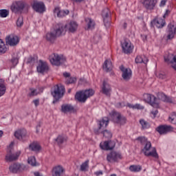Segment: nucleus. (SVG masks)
I'll use <instances>...</instances> for the list:
<instances>
[{
    "label": "nucleus",
    "mask_w": 176,
    "mask_h": 176,
    "mask_svg": "<svg viewBox=\"0 0 176 176\" xmlns=\"http://www.w3.org/2000/svg\"><path fill=\"white\" fill-rule=\"evenodd\" d=\"M117 107H118L119 108H122V107H124V105H122V103L119 102L117 104Z\"/></svg>",
    "instance_id": "62"
},
{
    "label": "nucleus",
    "mask_w": 176,
    "mask_h": 176,
    "mask_svg": "<svg viewBox=\"0 0 176 176\" xmlns=\"http://www.w3.org/2000/svg\"><path fill=\"white\" fill-rule=\"evenodd\" d=\"M111 115L113 122H114V123L120 124V126H123L124 124H126L127 119H126V117L122 116L120 113L118 111H112L111 113Z\"/></svg>",
    "instance_id": "4"
},
{
    "label": "nucleus",
    "mask_w": 176,
    "mask_h": 176,
    "mask_svg": "<svg viewBox=\"0 0 176 176\" xmlns=\"http://www.w3.org/2000/svg\"><path fill=\"white\" fill-rule=\"evenodd\" d=\"M27 167L24 164L14 163L9 166V170L12 174H16V173H21L26 170Z\"/></svg>",
    "instance_id": "8"
},
{
    "label": "nucleus",
    "mask_w": 176,
    "mask_h": 176,
    "mask_svg": "<svg viewBox=\"0 0 176 176\" xmlns=\"http://www.w3.org/2000/svg\"><path fill=\"white\" fill-rule=\"evenodd\" d=\"M75 98L79 102H86V101H87V99H86V97L85 96V93L83 92V90L76 92V94L75 95Z\"/></svg>",
    "instance_id": "26"
},
{
    "label": "nucleus",
    "mask_w": 176,
    "mask_h": 176,
    "mask_svg": "<svg viewBox=\"0 0 176 176\" xmlns=\"http://www.w3.org/2000/svg\"><path fill=\"white\" fill-rule=\"evenodd\" d=\"M120 71H122V79L124 80H130L131 79V76H133V72H131V69L130 68H125L123 66H120Z\"/></svg>",
    "instance_id": "14"
},
{
    "label": "nucleus",
    "mask_w": 176,
    "mask_h": 176,
    "mask_svg": "<svg viewBox=\"0 0 176 176\" xmlns=\"http://www.w3.org/2000/svg\"><path fill=\"white\" fill-rule=\"evenodd\" d=\"M121 46L122 48V52L125 54H130L133 53V50L134 49V45L131 44V42L129 41H124L121 43Z\"/></svg>",
    "instance_id": "10"
},
{
    "label": "nucleus",
    "mask_w": 176,
    "mask_h": 176,
    "mask_svg": "<svg viewBox=\"0 0 176 176\" xmlns=\"http://www.w3.org/2000/svg\"><path fill=\"white\" fill-rule=\"evenodd\" d=\"M152 115H153V118H156V116L157 113H159V111L157 110H154L151 111Z\"/></svg>",
    "instance_id": "59"
},
{
    "label": "nucleus",
    "mask_w": 176,
    "mask_h": 176,
    "mask_svg": "<svg viewBox=\"0 0 176 176\" xmlns=\"http://www.w3.org/2000/svg\"><path fill=\"white\" fill-rule=\"evenodd\" d=\"M176 33V23L175 22H171L168 25L167 38L168 39H173Z\"/></svg>",
    "instance_id": "16"
},
{
    "label": "nucleus",
    "mask_w": 176,
    "mask_h": 176,
    "mask_svg": "<svg viewBox=\"0 0 176 176\" xmlns=\"http://www.w3.org/2000/svg\"><path fill=\"white\" fill-rule=\"evenodd\" d=\"M101 41V36L98 34H96L94 36V43H98Z\"/></svg>",
    "instance_id": "52"
},
{
    "label": "nucleus",
    "mask_w": 176,
    "mask_h": 176,
    "mask_svg": "<svg viewBox=\"0 0 176 176\" xmlns=\"http://www.w3.org/2000/svg\"><path fill=\"white\" fill-rule=\"evenodd\" d=\"M166 3H167V0H162L160 3V7L164 8V6H166Z\"/></svg>",
    "instance_id": "56"
},
{
    "label": "nucleus",
    "mask_w": 176,
    "mask_h": 176,
    "mask_svg": "<svg viewBox=\"0 0 176 176\" xmlns=\"http://www.w3.org/2000/svg\"><path fill=\"white\" fill-rule=\"evenodd\" d=\"M85 21L87 23V30H93L94 28V25H96L94 21L90 18H86Z\"/></svg>",
    "instance_id": "40"
},
{
    "label": "nucleus",
    "mask_w": 176,
    "mask_h": 176,
    "mask_svg": "<svg viewBox=\"0 0 176 176\" xmlns=\"http://www.w3.org/2000/svg\"><path fill=\"white\" fill-rule=\"evenodd\" d=\"M11 63L13 65H17V64H19V58H12L11 59Z\"/></svg>",
    "instance_id": "54"
},
{
    "label": "nucleus",
    "mask_w": 176,
    "mask_h": 176,
    "mask_svg": "<svg viewBox=\"0 0 176 176\" xmlns=\"http://www.w3.org/2000/svg\"><path fill=\"white\" fill-rule=\"evenodd\" d=\"M136 64H141L143 63V64H147L148 63V58H146V56H138L135 58V60Z\"/></svg>",
    "instance_id": "33"
},
{
    "label": "nucleus",
    "mask_w": 176,
    "mask_h": 176,
    "mask_svg": "<svg viewBox=\"0 0 176 176\" xmlns=\"http://www.w3.org/2000/svg\"><path fill=\"white\" fill-rule=\"evenodd\" d=\"M102 16L105 27H109L111 25V11L109 9L104 8L102 12Z\"/></svg>",
    "instance_id": "13"
},
{
    "label": "nucleus",
    "mask_w": 176,
    "mask_h": 176,
    "mask_svg": "<svg viewBox=\"0 0 176 176\" xmlns=\"http://www.w3.org/2000/svg\"><path fill=\"white\" fill-rule=\"evenodd\" d=\"M157 97L159 100L164 101V102H169L170 104H173V98L166 96V94L164 93H159Z\"/></svg>",
    "instance_id": "28"
},
{
    "label": "nucleus",
    "mask_w": 176,
    "mask_h": 176,
    "mask_svg": "<svg viewBox=\"0 0 176 176\" xmlns=\"http://www.w3.org/2000/svg\"><path fill=\"white\" fill-rule=\"evenodd\" d=\"M33 103L34 104L35 107H38L39 105V99H35L33 100Z\"/></svg>",
    "instance_id": "57"
},
{
    "label": "nucleus",
    "mask_w": 176,
    "mask_h": 176,
    "mask_svg": "<svg viewBox=\"0 0 176 176\" xmlns=\"http://www.w3.org/2000/svg\"><path fill=\"white\" fill-rule=\"evenodd\" d=\"M121 159H122V153L116 151H111L107 156V160L110 163L119 162V160H121Z\"/></svg>",
    "instance_id": "9"
},
{
    "label": "nucleus",
    "mask_w": 176,
    "mask_h": 176,
    "mask_svg": "<svg viewBox=\"0 0 176 176\" xmlns=\"http://www.w3.org/2000/svg\"><path fill=\"white\" fill-rule=\"evenodd\" d=\"M102 133L105 138H112V132L111 131L105 129L102 131Z\"/></svg>",
    "instance_id": "46"
},
{
    "label": "nucleus",
    "mask_w": 176,
    "mask_h": 176,
    "mask_svg": "<svg viewBox=\"0 0 176 176\" xmlns=\"http://www.w3.org/2000/svg\"><path fill=\"white\" fill-rule=\"evenodd\" d=\"M64 173V168L61 166H55L52 170V176H61Z\"/></svg>",
    "instance_id": "29"
},
{
    "label": "nucleus",
    "mask_w": 176,
    "mask_h": 176,
    "mask_svg": "<svg viewBox=\"0 0 176 176\" xmlns=\"http://www.w3.org/2000/svg\"><path fill=\"white\" fill-rule=\"evenodd\" d=\"M35 57L34 56H30L28 58V64H34V63H35Z\"/></svg>",
    "instance_id": "53"
},
{
    "label": "nucleus",
    "mask_w": 176,
    "mask_h": 176,
    "mask_svg": "<svg viewBox=\"0 0 176 176\" xmlns=\"http://www.w3.org/2000/svg\"><path fill=\"white\" fill-rule=\"evenodd\" d=\"M6 93V86L5 85V80L0 78V97H2Z\"/></svg>",
    "instance_id": "34"
},
{
    "label": "nucleus",
    "mask_w": 176,
    "mask_h": 176,
    "mask_svg": "<svg viewBox=\"0 0 176 176\" xmlns=\"http://www.w3.org/2000/svg\"><path fill=\"white\" fill-rule=\"evenodd\" d=\"M74 1H75V2L80 3L81 2H83V1H85V0H74Z\"/></svg>",
    "instance_id": "63"
},
{
    "label": "nucleus",
    "mask_w": 176,
    "mask_h": 176,
    "mask_svg": "<svg viewBox=\"0 0 176 176\" xmlns=\"http://www.w3.org/2000/svg\"><path fill=\"white\" fill-rule=\"evenodd\" d=\"M113 68V65H112V62L111 60H106L103 65V69L104 71H107V72H109L112 71V69Z\"/></svg>",
    "instance_id": "31"
},
{
    "label": "nucleus",
    "mask_w": 176,
    "mask_h": 176,
    "mask_svg": "<svg viewBox=\"0 0 176 176\" xmlns=\"http://www.w3.org/2000/svg\"><path fill=\"white\" fill-rule=\"evenodd\" d=\"M30 149L31 151H34V152H36L41 149V146L38 144V143H32L29 146Z\"/></svg>",
    "instance_id": "44"
},
{
    "label": "nucleus",
    "mask_w": 176,
    "mask_h": 176,
    "mask_svg": "<svg viewBox=\"0 0 176 176\" xmlns=\"http://www.w3.org/2000/svg\"><path fill=\"white\" fill-rule=\"evenodd\" d=\"M31 92L29 94L30 97H34L35 96H38V91L35 89H30Z\"/></svg>",
    "instance_id": "51"
},
{
    "label": "nucleus",
    "mask_w": 176,
    "mask_h": 176,
    "mask_svg": "<svg viewBox=\"0 0 176 176\" xmlns=\"http://www.w3.org/2000/svg\"><path fill=\"white\" fill-rule=\"evenodd\" d=\"M54 13L57 14L58 17H65L67 14H69V10H60L59 7H56L54 10Z\"/></svg>",
    "instance_id": "23"
},
{
    "label": "nucleus",
    "mask_w": 176,
    "mask_h": 176,
    "mask_svg": "<svg viewBox=\"0 0 176 176\" xmlns=\"http://www.w3.org/2000/svg\"><path fill=\"white\" fill-rule=\"evenodd\" d=\"M21 155V151H17L13 153V148L9 147L7 151V154L6 155V160L7 162L10 163L11 162H14L19 159V157Z\"/></svg>",
    "instance_id": "6"
},
{
    "label": "nucleus",
    "mask_w": 176,
    "mask_h": 176,
    "mask_svg": "<svg viewBox=\"0 0 176 176\" xmlns=\"http://www.w3.org/2000/svg\"><path fill=\"white\" fill-rule=\"evenodd\" d=\"M32 9L37 13H43L45 12L46 8L45 3L42 1H34L32 5Z\"/></svg>",
    "instance_id": "11"
},
{
    "label": "nucleus",
    "mask_w": 176,
    "mask_h": 176,
    "mask_svg": "<svg viewBox=\"0 0 176 176\" xmlns=\"http://www.w3.org/2000/svg\"><path fill=\"white\" fill-rule=\"evenodd\" d=\"M28 164H30V166H32V167H35V166H38L36 164V159L34 157H30L28 160Z\"/></svg>",
    "instance_id": "43"
},
{
    "label": "nucleus",
    "mask_w": 176,
    "mask_h": 176,
    "mask_svg": "<svg viewBox=\"0 0 176 176\" xmlns=\"http://www.w3.org/2000/svg\"><path fill=\"white\" fill-rule=\"evenodd\" d=\"M95 175L96 176H100V175H102V174H104V173L102 172V170H98L94 173Z\"/></svg>",
    "instance_id": "58"
},
{
    "label": "nucleus",
    "mask_w": 176,
    "mask_h": 176,
    "mask_svg": "<svg viewBox=\"0 0 176 176\" xmlns=\"http://www.w3.org/2000/svg\"><path fill=\"white\" fill-rule=\"evenodd\" d=\"M168 120H169V122H170V123H173V124H176V113L172 114L171 116L169 117Z\"/></svg>",
    "instance_id": "49"
},
{
    "label": "nucleus",
    "mask_w": 176,
    "mask_h": 176,
    "mask_svg": "<svg viewBox=\"0 0 176 176\" xmlns=\"http://www.w3.org/2000/svg\"><path fill=\"white\" fill-rule=\"evenodd\" d=\"M142 5L145 9L147 10H153L155 7L156 6V3H157V1L156 0H143Z\"/></svg>",
    "instance_id": "18"
},
{
    "label": "nucleus",
    "mask_w": 176,
    "mask_h": 176,
    "mask_svg": "<svg viewBox=\"0 0 176 176\" xmlns=\"http://www.w3.org/2000/svg\"><path fill=\"white\" fill-rule=\"evenodd\" d=\"M83 93L85 94V96L86 97V100H87L88 98H90V97H93L96 91L94 89H89L84 90Z\"/></svg>",
    "instance_id": "37"
},
{
    "label": "nucleus",
    "mask_w": 176,
    "mask_h": 176,
    "mask_svg": "<svg viewBox=\"0 0 176 176\" xmlns=\"http://www.w3.org/2000/svg\"><path fill=\"white\" fill-rule=\"evenodd\" d=\"M6 41L7 45L10 46H17L20 42V38L14 34H10L7 36Z\"/></svg>",
    "instance_id": "12"
},
{
    "label": "nucleus",
    "mask_w": 176,
    "mask_h": 176,
    "mask_svg": "<svg viewBox=\"0 0 176 176\" xmlns=\"http://www.w3.org/2000/svg\"><path fill=\"white\" fill-rule=\"evenodd\" d=\"M67 136L64 135H59L56 139H55V141H56L58 145H63L64 142H67Z\"/></svg>",
    "instance_id": "35"
},
{
    "label": "nucleus",
    "mask_w": 176,
    "mask_h": 176,
    "mask_svg": "<svg viewBox=\"0 0 176 176\" xmlns=\"http://www.w3.org/2000/svg\"><path fill=\"white\" fill-rule=\"evenodd\" d=\"M108 142H109L110 148H111V150L113 149V148H115V145H116V144L115 143V142H113V141H112V140H109V141H108Z\"/></svg>",
    "instance_id": "55"
},
{
    "label": "nucleus",
    "mask_w": 176,
    "mask_h": 176,
    "mask_svg": "<svg viewBox=\"0 0 176 176\" xmlns=\"http://www.w3.org/2000/svg\"><path fill=\"white\" fill-rule=\"evenodd\" d=\"M80 171H87L89 170V160L83 162L80 167Z\"/></svg>",
    "instance_id": "45"
},
{
    "label": "nucleus",
    "mask_w": 176,
    "mask_h": 176,
    "mask_svg": "<svg viewBox=\"0 0 176 176\" xmlns=\"http://www.w3.org/2000/svg\"><path fill=\"white\" fill-rule=\"evenodd\" d=\"M109 123V118L108 117H104L99 122V130L101 129H106Z\"/></svg>",
    "instance_id": "32"
},
{
    "label": "nucleus",
    "mask_w": 176,
    "mask_h": 176,
    "mask_svg": "<svg viewBox=\"0 0 176 176\" xmlns=\"http://www.w3.org/2000/svg\"><path fill=\"white\" fill-rule=\"evenodd\" d=\"M152 27H157V28H163L166 25V20L162 18L153 19L151 23Z\"/></svg>",
    "instance_id": "19"
},
{
    "label": "nucleus",
    "mask_w": 176,
    "mask_h": 176,
    "mask_svg": "<svg viewBox=\"0 0 176 176\" xmlns=\"http://www.w3.org/2000/svg\"><path fill=\"white\" fill-rule=\"evenodd\" d=\"M9 16V11L6 9L0 10V17L5 18Z\"/></svg>",
    "instance_id": "47"
},
{
    "label": "nucleus",
    "mask_w": 176,
    "mask_h": 176,
    "mask_svg": "<svg viewBox=\"0 0 176 176\" xmlns=\"http://www.w3.org/2000/svg\"><path fill=\"white\" fill-rule=\"evenodd\" d=\"M63 76L65 78H69V76H71V74H69L68 72H65V73H63Z\"/></svg>",
    "instance_id": "61"
},
{
    "label": "nucleus",
    "mask_w": 176,
    "mask_h": 176,
    "mask_svg": "<svg viewBox=\"0 0 176 176\" xmlns=\"http://www.w3.org/2000/svg\"><path fill=\"white\" fill-rule=\"evenodd\" d=\"M100 146L103 151H112V148L109 146V142L108 141L100 143Z\"/></svg>",
    "instance_id": "39"
},
{
    "label": "nucleus",
    "mask_w": 176,
    "mask_h": 176,
    "mask_svg": "<svg viewBox=\"0 0 176 176\" xmlns=\"http://www.w3.org/2000/svg\"><path fill=\"white\" fill-rule=\"evenodd\" d=\"M57 37L58 36L54 31L47 32L45 35L46 41H47V42H50L51 43H54V41L57 39Z\"/></svg>",
    "instance_id": "24"
},
{
    "label": "nucleus",
    "mask_w": 176,
    "mask_h": 176,
    "mask_svg": "<svg viewBox=\"0 0 176 176\" xmlns=\"http://www.w3.org/2000/svg\"><path fill=\"white\" fill-rule=\"evenodd\" d=\"M126 106L132 109H144V106H142L140 104H131L130 103H128Z\"/></svg>",
    "instance_id": "42"
},
{
    "label": "nucleus",
    "mask_w": 176,
    "mask_h": 176,
    "mask_svg": "<svg viewBox=\"0 0 176 176\" xmlns=\"http://www.w3.org/2000/svg\"><path fill=\"white\" fill-rule=\"evenodd\" d=\"M173 130V127L168 125H160L157 128V131L160 134H167V133H170Z\"/></svg>",
    "instance_id": "22"
},
{
    "label": "nucleus",
    "mask_w": 176,
    "mask_h": 176,
    "mask_svg": "<svg viewBox=\"0 0 176 176\" xmlns=\"http://www.w3.org/2000/svg\"><path fill=\"white\" fill-rule=\"evenodd\" d=\"M138 141H140L142 145H144V147L142 149L144 156H151L154 159H159V154L156 151V148L152 147V143L148 140V138L145 137L138 138Z\"/></svg>",
    "instance_id": "1"
},
{
    "label": "nucleus",
    "mask_w": 176,
    "mask_h": 176,
    "mask_svg": "<svg viewBox=\"0 0 176 176\" xmlns=\"http://www.w3.org/2000/svg\"><path fill=\"white\" fill-rule=\"evenodd\" d=\"M2 135H3V131H0V138L2 137Z\"/></svg>",
    "instance_id": "64"
},
{
    "label": "nucleus",
    "mask_w": 176,
    "mask_h": 176,
    "mask_svg": "<svg viewBox=\"0 0 176 176\" xmlns=\"http://www.w3.org/2000/svg\"><path fill=\"white\" fill-rule=\"evenodd\" d=\"M111 91H112V89L111 88V85L107 82V81H103L102 86V93L105 94V96H111Z\"/></svg>",
    "instance_id": "21"
},
{
    "label": "nucleus",
    "mask_w": 176,
    "mask_h": 176,
    "mask_svg": "<svg viewBox=\"0 0 176 176\" xmlns=\"http://www.w3.org/2000/svg\"><path fill=\"white\" fill-rule=\"evenodd\" d=\"M144 100L146 102H148L153 108H159V102H157V98L149 94H146L144 96Z\"/></svg>",
    "instance_id": "7"
},
{
    "label": "nucleus",
    "mask_w": 176,
    "mask_h": 176,
    "mask_svg": "<svg viewBox=\"0 0 176 176\" xmlns=\"http://www.w3.org/2000/svg\"><path fill=\"white\" fill-rule=\"evenodd\" d=\"M168 13H170V11L168 10H166L164 14L163 15V19H166V17L168 16Z\"/></svg>",
    "instance_id": "60"
},
{
    "label": "nucleus",
    "mask_w": 176,
    "mask_h": 176,
    "mask_svg": "<svg viewBox=\"0 0 176 176\" xmlns=\"http://www.w3.org/2000/svg\"><path fill=\"white\" fill-rule=\"evenodd\" d=\"M65 94V87L61 84H57L51 89V94L54 98L53 104H56L60 98H63Z\"/></svg>",
    "instance_id": "2"
},
{
    "label": "nucleus",
    "mask_w": 176,
    "mask_h": 176,
    "mask_svg": "<svg viewBox=\"0 0 176 176\" xmlns=\"http://www.w3.org/2000/svg\"><path fill=\"white\" fill-rule=\"evenodd\" d=\"M28 9H30V6L27 3L21 1H15L11 6V10L14 13H17V12H21L22 10L27 12Z\"/></svg>",
    "instance_id": "3"
},
{
    "label": "nucleus",
    "mask_w": 176,
    "mask_h": 176,
    "mask_svg": "<svg viewBox=\"0 0 176 176\" xmlns=\"http://www.w3.org/2000/svg\"><path fill=\"white\" fill-rule=\"evenodd\" d=\"M8 50V47L2 39H0V54H5Z\"/></svg>",
    "instance_id": "41"
},
{
    "label": "nucleus",
    "mask_w": 176,
    "mask_h": 176,
    "mask_svg": "<svg viewBox=\"0 0 176 176\" xmlns=\"http://www.w3.org/2000/svg\"><path fill=\"white\" fill-rule=\"evenodd\" d=\"M142 170L141 165H131L129 166V170L131 173H140Z\"/></svg>",
    "instance_id": "36"
},
{
    "label": "nucleus",
    "mask_w": 176,
    "mask_h": 176,
    "mask_svg": "<svg viewBox=\"0 0 176 176\" xmlns=\"http://www.w3.org/2000/svg\"><path fill=\"white\" fill-rule=\"evenodd\" d=\"M65 25L66 27V31H68L72 34L76 32V30H78V23L75 21H71Z\"/></svg>",
    "instance_id": "20"
},
{
    "label": "nucleus",
    "mask_w": 176,
    "mask_h": 176,
    "mask_svg": "<svg viewBox=\"0 0 176 176\" xmlns=\"http://www.w3.org/2000/svg\"><path fill=\"white\" fill-rule=\"evenodd\" d=\"M23 24V16H19L16 21L17 27H21Z\"/></svg>",
    "instance_id": "50"
},
{
    "label": "nucleus",
    "mask_w": 176,
    "mask_h": 176,
    "mask_svg": "<svg viewBox=\"0 0 176 176\" xmlns=\"http://www.w3.org/2000/svg\"><path fill=\"white\" fill-rule=\"evenodd\" d=\"M49 58L51 64H52V65H56V67L61 65V64H64L66 61L64 56L57 54H52L50 56Z\"/></svg>",
    "instance_id": "5"
},
{
    "label": "nucleus",
    "mask_w": 176,
    "mask_h": 176,
    "mask_svg": "<svg viewBox=\"0 0 176 176\" xmlns=\"http://www.w3.org/2000/svg\"><path fill=\"white\" fill-rule=\"evenodd\" d=\"M36 69L39 74H45L49 71V65L47 62L40 60Z\"/></svg>",
    "instance_id": "15"
},
{
    "label": "nucleus",
    "mask_w": 176,
    "mask_h": 176,
    "mask_svg": "<svg viewBox=\"0 0 176 176\" xmlns=\"http://www.w3.org/2000/svg\"><path fill=\"white\" fill-rule=\"evenodd\" d=\"M139 122L142 126V130H146V129H149V127H151V124H149L148 121H145L144 119H140Z\"/></svg>",
    "instance_id": "38"
},
{
    "label": "nucleus",
    "mask_w": 176,
    "mask_h": 176,
    "mask_svg": "<svg viewBox=\"0 0 176 176\" xmlns=\"http://www.w3.org/2000/svg\"><path fill=\"white\" fill-rule=\"evenodd\" d=\"M26 135L27 130L25 129L18 130L14 133V137H16V138L20 141H21V140H23V138H24Z\"/></svg>",
    "instance_id": "27"
},
{
    "label": "nucleus",
    "mask_w": 176,
    "mask_h": 176,
    "mask_svg": "<svg viewBox=\"0 0 176 176\" xmlns=\"http://www.w3.org/2000/svg\"><path fill=\"white\" fill-rule=\"evenodd\" d=\"M165 63H170L172 65V67L175 71H176V56H174L173 60H171V55H168L167 57L164 56ZM175 63V64H174Z\"/></svg>",
    "instance_id": "30"
},
{
    "label": "nucleus",
    "mask_w": 176,
    "mask_h": 176,
    "mask_svg": "<svg viewBox=\"0 0 176 176\" xmlns=\"http://www.w3.org/2000/svg\"><path fill=\"white\" fill-rule=\"evenodd\" d=\"M76 82V78L75 77H70L66 80V85H72V83H75Z\"/></svg>",
    "instance_id": "48"
},
{
    "label": "nucleus",
    "mask_w": 176,
    "mask_h": 176,
    "mask_svg": "<svg viewBox=\"0 0 176 176\" xmlns=\"http://www.w3.org/2000/svg\"><path fill=\"white\" fill-rule=\"evenodd\" d=\"M55 34L57 36H62V35H64L67 32V28L65 25L63 23H58L56 25V29L54 30Z\"/></svg>",
    "instance_id": "17"
},
{
    "label": "nucleus",
    "mask_w": 176,
    "mask_h": 176,
    "mask_svg": "<svg viewBox=\"0 0 176 176\" xmlns=\"http://www.w3.org/2000/svg\"><path fill=\"white\" fill-rule=\"evenodd\" d=\"M60 111L63 113H68L75 112V108L71 104H62Z\"/></svg>",
    "instance_id": "25"
}]
</instances>
